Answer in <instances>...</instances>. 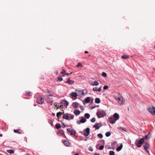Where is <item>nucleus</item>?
Masks as SVG:
<instances>
[{
	"label": "nucleus",
	"mask_w": 155,
	"mask_h": 155,
	"mask_svg": "<svg viewBox=\"0 0 155 155\" xmlns=\"http://www.w3.org/2000/svg\"><path fill=\"white\" fill-rule=\"evenodd\" d=\"M83 66V65L81 64L80 62L78 63V64L77 65V67H82Z\"/></svg>",
	"instance_id": "nucleus-34"
},
{
	"label": "nucleus",
	"mask_w": 155,
	"mask_h": 155,
	"mask_svg": "<svg viewBox=\"0 0 155 155\" xmlns=\"http://www.w3.org/2000/svg\"><path fill=\"white\" fill-rule=\"evenodd\" d=\"M122 58L124 59H127L129 58V57L127 55H124L122 56Z\"/></svg>",
	"instance_id": "nucleus-31"
},
{
	"label": "nucleus",
	"mask_w": 155,
	"mask_h": 155,
	"mask_svg": "<svg viewBox=\"0 0 155 155\" xmlns=\"http://www.w3.org/2000/svg\"><path fill=\"white\" fill-rule=\"evenodd\" d=\"M25 155H29L28 153H27Z\"/></svg>",
	"instance_id": "nucleus-64"
},
{
	"label": "nucleus",
	"mask_w": 155,
	"mask_h": 155,
	"mask_svg": "<svg viewBox=\"0 0 155 155\" xmlns=\"http://www.w3.org/2000/svg\"><path fill=\"white\" fill-rule=\"evenodd\" d=\"M88 53V51H86L85 52V54H87V53Z\"/></svg>",
	"instance_id": "nucleus-60"
},
{
	"label": "nucleus",
	"mask_w": 155,
	"mask_h": 155,
	"mask_svg": "<svg viewBox=\"0 0 155 155\" xmlns=\"http://www.w3.org/2000/svg\"><path fill=\"white\" fill-rule=\"evenodd\" d=\"M62 125L64 126V127H65L66 126L65 124L63 122L62 123Z\"/></svg>",
	"instance_id": "nucleus-56"
},
{
	"label": "nucleus",
	"mask_w": 155,
	"mask_h": 155,
	"mask_svg": "<svg viewBox=\"0 0 155 155\" xmlns=\"http://www.w3.org/2000/svg\"><path fill=\"white\" fill-rule=\"evenodd\" d=\"M96 114L97 117L100 118L106 116L107 113L106 110H98Z\"/></svg>",
	"instance_id": "nucleus-2"
},
{
	"label": "nucleus",
	"mask_w": 155,
	"mask_h": 155,
	"mask_svg": "<svg viewBox=\"0 0 155 155\" xmlns=\"http://www.w3.org/2000/svg\"><path fill=\"white\" fill-rule=\"evenodd\" d=\"M61 73L62 74H64L65 73V71L64 70H62V71L61 72Z\"/></svg>",
	"instance_id": "nucleus-48"
},
{
	"label": "nucleus",
	"mask_w": 155,
	"mask_h": 155,
	"mask_svg": "<svg viewBox=\"0 0 155 155\" xmlns=\"http://www.w3.org/2000/svg\"><path fill=\"white\" fill-rule=\"evenodd\" d=\"M102 76H103L104 77H107V74L104 72H103L102 73Z\"/></svg>",
	"instance_id": "nucleus-35"
},
{
	"label": "nucleus",
	"mask_w": 155,
	"mask_h": 155,
	"mask_svg": "<svg viewBox=\"0 0 155 155\" xmlns=\"http://www.w3.org/2000/svg\"><path fill=\"white\" fill-rule=\"evenodd\" d=\"M55 127L57 129H59L61 127V124H57L55 125Z\"/></svg>",
	"instance_id": "nucleus-28"
},
{
	"label": "nucleus",
	"mask_w": 155,
	"mask_h": 155,
	"mask_svg": "<svg viewBox=\"0 0 155 155\" xmlns=\"http://www.w3.org/2000/svg\"><path fill=\"white\" fill-rule=\"evenodd\" d=\"M62 114V113L61 112H59L57 113V116L58 118H59V117L61 116Z\"/></svg>",
	"instance_id": "nucleus-33"
},
{
	"label": "nucleus",
	"mask_w": 155,
	"mask_h": 155,
	"mask_svg": "<svg viewBox=\"0 0 155 155\" xmlns=\"http://www.w3.org/2000/svg\"><path fill=\"white\" fill-rule=\"evenodd\" d=\"M20 130L19 129L14 130V131L15 133H18V131Z\"/></svg>",
	"instance_id": "nucleus-50"
},
{
	"label": "nucleus",
	"mask_w": 155,
	"mask_h": 155,
	"mask_svg": "<svg viewBox=\"0 0 155 155\" xmlns=\"http://www.w3.org/2000/svg\"><path fill=\"white\" fill-rule=\"evenodd\" d=\"M76 91L77 92H81L82 94V96H84L87 93V91L86 90H84L82 91H79L76 90Z\"/></svg>",
	"instance_id": "nucleus-9"
},
{
	"label": "nucleus",
	"mask_w": 155,
	"mask_h": 155,
	"mask_svg": "<svg viewBox=\"0 0 155 155\" xmlns=\"http://www.w3.org/2000/svg\"><path fill=\"white\" fill-rule=\"evenodd\" d=\"M78 94H79V95H82V94H81V92H79Z\"/></svg>",
	"instance_id": "nucleus-59"
},
{
	"label": "nucleus",
	"mask_w": 155,
	"mask_h": 155,
	"mask_svg": "<svg viewBox=\"0 0 155 155\" xmlns=\"http://www.w3.org/2000/svg\"><path fill=\"white\" fill-rule=\"evenodd\" d=\"M88 149L89 150L92 151L93 150L92 149V147H88Z\"/></svg>",
	"instance_id": "nucleus-52"
},
{
	"label": "nucleus",
	"mask_w": 155,
	"mask_h": 155,
	"mask_svg": "<svg viewBox=\"0 0 155 155\" xmlns=\"http://www.w3.org/2000/svg\"><path fill=\"white\" fill-rule=\"evenodd\" d=\"M7 152L10 153L12 154L14 152V151H13L12 150H7Z\"/></svg>",
	"instance_id": "nucleus-26"
},
{
	"label": "nucleus",
	"mask_w": 155,
	"mask_h": 155,
	"mask_svg": "<svg viewBox=\"0 0 155 155\" xmlns=\"http://www.w3.org/2000/svg\"><path fill=\"white\" fill-rule=\"evenodd\" d=\"M74 113L76 116H78L80 114V112L79 110L76 109L74 111Z\"/></svg>",
	"instance_id": "nucleus-18"
},
{
	"label": "nucleus",
	"mask_w": 155,
	"mask_h": 155,
	"mask_svg": "<svg viewBox=\"0 0 155 155\" xmlns=\"http://www.w3.org/2000/svg\"><path fill=\"white\" fill-rule=\"evenodd\" d=\"M111 135V133L110 132H107L105 134V135L107 137L110 136Z\"/></svg>",
	"instance_id": "nucleus-32"
},
{
	"label": "nucleus",
	"mask_w": 155,
	"mask_h": 155,
	"mask_svg": "<svg viewBox=\"0 0 155 155\" xmlns=\"http://www.w3.org/2000/svg\"><path fill=\"white\" fill-rule=\"evenodd\" d=\"M48 103H51V105H52V104L53 103V101H50V102H49Z\"/></svg>",
	"instance_id": "nucleus-55"
},
{
	"label": "nucleus",
	"mask_w": 155,
	"mask_h": 155,
	"mask_svg": "<svg viewBox=\"0 0 155 155\" xmlns=\"http://www.w3.org/2000/svg\"><path fill=\"white\" fill-rule=\"evenodd\" d=\"M65 74L67 76H68L70 74L68 73H65Z\"/></svg>",
	"instance_id": "nucleus-58"
},
{
	"label": "nucleus",
	"mask_w": 155,
	"mask_h": 155,
	"mask_svg": "<svg viewBox=\"0 0 155 155\" xmlns=\"http://www.w3.org/2000/svg\"><path fill=\"white\" fill-rule=\"evenodd\" d=\"M2 134H0V137H2Z\"/></svg>",
	"instance_id": "nucleus-63"
},
{
	"label": "nucleus",
	"mask_w": 155,
	"mask_h": 155,
	"mask_svg": "<svg viewBox=\"0 0 155 155\" xmlns=\"http://www.w3.org/2000/svg\"><path fill=\"white\" fill-rule=\"evenodd\" d=\"M86 120L85 119L83 118L81 120L80 122L82 123H84L86 122Z\"/></svg>",
	"instance_id": "nucleus-29"
},
{
	"label": "nucleus",
	"mask_w": 155,
	"mask_h": 155,
	"mask_svg": "<svg viewBox=\"0 0 155 155\" xmlns=\"http://www.w3.org/2000/svg\"><path fill=\"white\" fill-rule=\"evenodd\" d=\"M67 82L70 84H72L74 83V81L71 80L70 78H68L67 80Z\"/></svg>",
	"instance_id": "nucleus-19"
},
{
	"label": "nucleus",
	"mask_w": 155,
	"mask_h": 155,
	"mask_svg": "<svg viewBox=\"0 0 155 155\" xmlns=\"http://www.w3.org/2000/svg\"><path fill=\"white\" fill-rule=\"evenodd\" d=\"M58 135L60 136H63L64 135V131L63 130H60L58 131V132L57 133Z\"/></svg>",
	"instance_id": "nucleus-13"
},
{
	"label": "nucleus",
	"mask_w": 155,
	"mask_h": 155,
	"mask_svg": "<svg viewBox=\"0 0 155 155\" xmlns=\"http://www.w3.org/2000/svg\"><path fill=\"white\" fill-rule=\"evenodd\" d=\"M49 123L51 124V125L52 126H53V122L51 120H49L48 121Z\"/></svg>",
	"instance_id": "nucleus-39"
},
{
	"label": "nucleus",
	"mask_w": 155,
	"mask_h": 155,
	"mask_svg": "<svg viewBox=\"0 0 155 155\" xmlns=\"http://www.w3.org/2000/svg\"><path fill=\"white\" fill-rule=\"evenodd\" d=\"M69 116L67 114H64L63 116V118L66 120L68 119Z\"/></svg>",
	"instance_id": "nucleus-25"
},
{
	"label": "nucleus",
	"mask_w": 155,
	"mask_h": 155,
	"mask_svg": "<svg viewBox=\"0 0 155 155\" xmlns=\"http://www.w3.org/2000/svg\"><path fill=\"white\" fill-rule=\"evenodd\" d=\"M71 96H72L71 98L75 100L76 99L78 94L77 93L73 92L71 93Z\"/></svg>",
	"instance_id": "nucleus-11"
},
{
	"label": "nucleus",
	"mask_w": 155,
	"mask_h": 155,
	"mask_svg": "<svg viewBox=\"0 0 155 155\" xmlns=\"http://www.w3.org/2000/svg\"><path fill=\"white\" fill-rule=\"evenodd\" d=\"M64 144L66 146H68L70 145V142L68 140H64L63 142Z\"/></svg>",
	"instance_id": "nucleus-20"
},
{
	"label": "nucleus",
	"mask_w": 155,
	"mask_h": 155,
	"mask_svg": "<svg viewBox=\"0 0 155 155\" xmlns=\"http://www.w3.org/2000/svg\"><path fill=\"white\" fill-rule=\"evenodd\" d=\"M90 97H86L85 100V102L87 103H89L90 102Z\"/></svg>",
	"instance_id": "nucleus-22"
},
{
	"label": "nucleus",
	"mask_w": 155,
	"mask_h": 155,
	"mask_svg": "<svg viewBox=\"0 0 155 155\" xmlns=\"http://www.w3.org/2000/svg\"><path fill=\"white\" fill-rule=\"evenodd\" d=\"M110 155H114L115 153L114 151H110L109 152Z\"/></svg>",
	"instance_id": "nucleus-36"
},
{
	"label": "nucleus",
	"mask_w": 155,
	"mask_h": 155,
	"mask_svg": "<svg viewBox=\"0 0 155 155\" xmlns=\"http://www.w3.org/2000/svg\"><path fill=\"white\" fill-rule=\"evenodd\" d=\"M77 123L78 124H80L81 123V122H80V120H78L77 121Z\"/></svg>",
	"instance_id": "nucleus-53"
},
{
	"label": "nucleus",
	"mask_w": 155,
	"mask_h": 155,
	"mask_svg": "<svg viewBox=\"0 0 155 155\" xmlns=\"http://www.w3.org/2000/svg\"><path fill=\"white\" fill-rule=\"evenodd\" d=\"M143 141L144 139L143 138H141L138 141H136L135 142V144L138 147H140L142 146Z\"/></svg>",
	"instance_id": "nucleus-4"
},
{
	"label": "nucleus",
	"mask_w": 155,
	"mask_h": 155,
	"mask_svg": "<svg viewBox=\"0 0 155 155\" xmlns=\"http://www.w3.org/2000/svg\"><path fill=\"white\" fill-rule=\"evenodd\" d=\"M49 96H52V94H51L49 95H46L45 96V100L48 103H49V102H50V101H51V99L49 97Z\"/></svg>",
	"instance_id": "nucleus-15"
},
{
	"label": "nucleus",
	"mask_w": 155,
	"mask_h": 155,
	"mask_svg": "<svg viewBox=\"0 0 155 155\" xmlns=\"http://www.w3.org/2000/svg\"><path fill=\"white\" fill-rule=\"evenodd\" d=\"M54 105L55 107H57L58 108L59 107V106L58 105V103L56 102H55L54 103Z\"/></svg>",
	"instance_id": "nucleus-45"
},
{
	"label": "nucleus",
	"mask_w": 155,
	"mask_h": 155,
	"mask_svg": "<svg viewBox=\"0 0 155 155\" xmlns=\"http://www.w3.org/2000/svg\"><path fill=\"white\" fill-rule=\"evenodd\" d=\"M52 115L53 116H54L55 115V114L54 113H52Z\"/></svg>",
	"instance_id": "nucleus-61"
},
{
	"label": "nucleus",
	"mask_w": 155,
	"mask_h": 155,
	"mask_svg": "<svg viewBox=\"0 0 155 155\" xmlns=\"http://www.w3.org/2000/svg\"><path fill=\"white\" fill-rule=\"evenodd\" d=\"M74 155H80L78 153H77L75 154Z\"/></svg>",
	"instance_id": "nucleus-62"
},
{
	"label": "nucleus",
	"mask_w": 155,
	"mask_h": 155,
	"mask_svg": "<svg viewBox=\"0 0 155 155\" xmlns=\"http://www.w3.org/2000/svg\"><path fill=\"white\" fill-rule=\"evenodd\" d=\"M149 146V144L147 143H145L144 144V145H143V147H144V148L145 150L147 152H148V148Z\"/></svg>",
	"instance_id": "nucleus-14"
},
{
	"label": "nucleus",
	"mask_w": 155,
	"mask_h": 155,
	"mask_svg": "<svg viewBox=\"0 0 155 155\" xmlns=\"http://www.w3.org/2000/svg\"><path fill=\"white\" fill-rule=\"evenodd\" d=\"M91 85L93 86H98L99 85V83L97 81H94L93 82V84Z\"/></svg>",
	"instance_id": "nucleus-24"
},
{
	"label": "nucleus",
	"mask_w": 155,
	"mask_h": 155,
	"mask_svg": "<svg viewBox=\"0 0 155 155\" xmlns=\"http://www.w3.org/2000/svg\"><path fill=\"white\" fill-rule=\"evenodd\" d=\"M116 142L114 141V142L112 143L111 144H112V145H114L116 144Z\"/></svg>",
	"instance_id": "nucleus-54"
},
{
	"label": "nucleus",
	"mask_w": 155,
	"mask_h": 155,
	"mask_svg": "<svg viewBox=\"0 0 155 155\" xmlns=\"http://www.w3.org/2000/svg\"><path fill=\"white\" fill-rule=\"evenodd\" d=\"M44 99L40 97H38L37 99V102L39 104H42L44 103Z\"/></svg>",
	"instance_id": "nucleus-7"
},
{
	"label": "nucleus",
	"mask_w": 155,
	"mask_h": 155,
	"mask_svg": "<svg viewBox=\"0 0 155 155\" xmlns=\"http://www.w3.org/2000/svg\"><path fill=\"white\" fill-rule=\"evenodd\" d=\"M26 95L28 96H30L31 95L32 93L31 92H26Z\"/></svg>",
	"instance_id": "nucleus-37"
},
{
	"label": "nucleus",
	"mask_w": 155,
	"mask_h": 155,
	"mask_svg": "<svg viewBox=\"0 0 155 155\" xmlns=\"http://www.w3.org/2000/svg\"><path fill=\"white\" fill-rule=\"evenodd\" d=\"M113 118L115 119L114 120H117L119 118V114L117 113H115L113 115Z\"/></svg>",
	"instance_id": "nucleus-12"
},
{
	"label": "nucleus",
	"mask_w": 155,
	"mask_h": 155,
	"mask_svg": "<svg viewBox=\"0 0 155 155\" xmlns=\"http://www.w3.org/2000/svg\"><path fill=\"white\" fill-rule=\"evenodd\" d=\"M108 88V87L107 86V85H105L104 86V87H103V89H104V90H106Z\"/></svg>",
	"instance_id": "nucleus-47"
},
{
	"label": "nucleus",
	"mask_w": 155,
	"mask_h": 155,
	"mask_svg": "<svg viewBox=\"0 0 155 155\" xmlns=\"http://www.w3.org/2000/svg\"><path fill=\"white\" fill-rule=\"evenodd\" d=\"M67 130L68 132L71 133V135L74 136L75 135L76 132L75 130L70 128H67Z\"/></svg>",
	"instance_id": "nucleus-8"
},
{
	"label": "nucleus",
	"mask_w": 155,
	"mask_h": 155,
	"mask_svg": "<svg viewBox=\"0 0 155 155\" xmlns=\"http://www.w3.org/2000/svg\"><path fill=\"white\" fill-rule=\"evenodd\" d=\"M102 126L101 123H98L96 124L95 125L93 126V127L97 129H98L100 127Z\"/></svg>",
	"instance_id": "nucleus-10"
},
{
	"label": "nucleus",
	"mask_w": 155,
	"mask_h": 155,
	"mask_svg": "<svg viewBox=\"0 0 155 155\" xmlns=\"http://www.w3.org/2000/svg\"><path fill=\"white\" fill-rule=\"evenodd\" d=\"M61 105H60V108H63L62 107L63 106H64L66 107L68 106V102L67 101L64 100L61 101Z\"/></svg>",
	"instance_id": "nucleus-6"
},
{
	"label": "nucleus",
	"mask_w": 155,
	"mask_h": 155,
	"mask_svg": "<svg viewBox=\"0 0 155 155\" xmlns=\"http://www.w3.org/2000/svg\"><path fill=\"white\" fill-rule=\"evenodd\" d=\"M63 80V78L62 77H60L58 78V81H61Z\"/></svg>",
	"instance_id": "nucleus-43"
},
{
	"label": "nucleus",
	"mask_w": 155,
	"mask_h": 155,
	"mask_svg": "<svg viewBox=\"0 0 155 155\" xmlns=\"http://www.w3.org/2000/svg\"><path fill=\"white\" fill-rule=\"evenodd\" d=\"M114 98L120 105L123 104L125 102V100L123 96L119 93L114 95Z\"/></svg>",
	"instance_id": "nucleus-1"
},
{
	"label": "nucleus",
	"mask_w": 155,
	"mask_h": 155,
	"mask_svg": "<svg viewBox=\"0 0 155 155\" xmlns=\"http://www.w3.org/2000/svg\"><path fill=\"white\" fill-rule=\"evenodd\" d=\"M94 155H100V154L99 153H94Z\"/></svg>",
	"instance_id": "nucleus-57"
},
{
	"label": "nucleus",
	"mask_w": 155,
	"mask_h": 155,
	"mask_svg": "<svg viewBox=\"0 0 155 155\" xmlns=\"http://www.w3.org/2000/svg\"><path fill=\"white\" fill-rule=\"evenodd\" d=\"M150 134L149 133L144 138L145 139H148L150 137Z\"/></svg>",
	"instance_id": "nucleus-21"
},
{
	"label": "nucleus",
	"mask_w": 155,
	"mask_h": 155,
	"mask_svg": "<svg viewBox=\"0 0 155 155\" xmlns=\"http://www.w3.org/2000/svg\"><path fill=\"white\" fill-rule=\"evenodd\" d=\"M101 101L99 98H97L95 99V102L97 104H99L100 103Z\"/></svg>",
	"instance_id": "nucleus-23"
},
{
	"label": "nucleus",
	"mask_w": 155,
	"mask_h": 155,
	"mask_svg": "<svg viewBox=\"0 0 155 155\" xmlns=\"http://www.w3.org/2000/svg\"><path fill=\"white\" fill-rule=\"evenodd\" d=\"M148 111L152 114L155 115V107L151 106L148 108Z\"/></svg>",
	"instance_id": "nucleus-3"
},
{
	"label": "nucleus",
	"mask_w": 155,
	"mask_h": 155,
	"mask_svg": "<svg viewBox=\"0 0 155 155\" xmlns=\"http://www.w3.org/2000/svg\"><path fill=\"white\" fill-rule=\"evenodd\" d=\"M97 136L100 137V138H102L103 136V135L101 134H99L97 135Z\"/></svg>",
	"instance_id": "nucleus-38"
},
{
	"label": "nucleus",
	"mask_w": 155,
	"mask_h": 155,
	"mask_svg": "<svg viewBox=\"0 0 155 155\" xmlns=\"http://www.w3.org/2000/svg\"><path fill=\"white\" fill-rule=\"evenodd\" d=\"M85 131V132L86 133H82V132H81L80 133H82V134L84 135V136L87 137V138L89 137H88L90 134V129L89 128H87L86 129H84V131Z\"/></svg>",
	"instance_id": "nucleus-5"
},
{
	"label": "nucleus",
	"mask_w": 155,
	"mask_h": 155,
	"mask_svg": "<svg viewBox=\"0 0 155 155\" xmlns=\"http://www.w3.org/2000/svg\"><path fill=\"white\" fill-rule=\"evenodd\" d=\"M123 144L122 143L120 144V146L118 147L116 149V150L117 151H120L123 147Z\"/></svg>",
	"instance_id": "nucleus-17"
},
{
	"label": "nucleus",
	"mask_w": 155,
	"mask_h": 155,
	"mask_svg": "<svg viewBox=\"0 0 155 155\" xmlns=\"http://www.w3.org/2000/svg\"><path fill=\"white\" fill-rule=\"evenodd\" d=\"M74 116L73 115H71L69 117L70 118V119H73L74 118Z\"/></svg>",
	"instance_id": "nucleus-44"
},
{
	"label": "nucleus",
	"mask_w": 155,
	"mask_h": 155,
	"mask_svg": "<svg viewBox=\"0 0 155 155\" xmlns=\"http://www.w3.org/2000/svg\"><path fill=\"white\" fill-rule=\"evenodd\" d=\"M84 117L87 119H89L90 117V115L88 113H86L84 114Z\"/></svg>",
	"instance_id": "nucleus-27"
},
{
	"label": "nucleus",
	"mask_w": 155,
	"mask_h": 155,
	"mask_svg": "<svg viewBox=\"0 0 155 155\" xmlns=\"http://www.w3.org/2000/svg\"><path fill=\"white\" fill-rule=\"evenodd\" d=\"M104 147V145H101L99 147V149L101 150H102L103 149Z\"/></svg>",
	"instance_id": "nucleus-41"
},
{
	"label": "nucleus",
	"mask_w": 155,
	"mask_h": 155,
	"mask_svg": "<svg viewBox=\"0 0 155 155\" xmlns=\"http://www.w3.org/2000/svg\"><path fill=\"white\" fill-rule=\"evenodd\" d=\"M102 86H101L99 88H98L97 89V91H98V92H100L101 91V87H102Z\"/></svg>",
	"instance_id": "nucleus-46"
},
{
	"label": "nucleus",
	"mask_w": 155,
	"mask_h": 155,
	"mask_svg": "<svg viewBox=\"0 0 155 155\" xmlns=\"http://www.w3.org/2000/svg\"><path fill=\"white\" fill-rule=\"evenodd\" d=\"M121 129L124 131H125L126 132H127V131L126 130V129L124 128V127H121Z\"/></svg>",
	"instance_id": "nucleus-49"
},
{
	"label": "nucleus",
	"mask_w": 155,
	"mask_h": 155,
	"mask_svg": "<svg viewBox=\"0 0 155 155\" xmlns=\"http://www.w3.org/2000/svg\"><path fill=\"white\" fill-rule=\"evenodd\" d=\"M80 108H81V110H84V107L83 106H80Z\"/></svg>",
	"instance_id": "nucleus-51"
},
{
	"label": "nucleus",
	"mask_w": 155,
	"mask_h": 155,
	"mask_svg": "<svg viewBox=\"0 0 155 155\" xmlns=\"http://www.w3.org/2000/svg\"><path fill=\"white\" fill-rule=\"evenodd\" d=\"M72 106L75 108H77L79 105V103L77 102H75L72 104Z\"/></svg>",
	"instance_id": "nucleus-16"
},
{
	"label": "nucleus",
	"mask_w": 155,
	"mask_h": 155,
	"mask_svg": "<svg viewBox=\"0 0 155 155\" xmlns=\"http://www.w3.org/2000/svg\"><path fill=\"white\" fill-rule=\"evenodd\" d=\"M93 91H97V87H94L93 89Z\"/></svg>",
	"instance_id": "nucleus-40"
},
{
	"label": "nucleus",
	"mask_w": 155,
	"mask_h": 155,
	"mask_svg": "<svg viewBox=\"0 0 155 155\" xmlns=\"http://www.w3.org/2000/svg\"><path fill=\"white\" fill-rule=\"evenodd\" d=\"M116 121L117 120H115L114 119H113L112 120H110L109 122L110 123H111L112 124H114Z\"/></svg>",
	"instance_id": "nucleus-30"
},
{
	"label": "nucleus",
	"mask_w": 155,
	"mask_h": 155,
	"mask_svg": "<svg viewBox=\"0 0 155 155\" xmlns=\"http://www.w3.org/2000/svg\"><path fill=\"white\" fill-rule=\"evenodd\" d=\"M96 121V119L95 117H93L92 119L91 120V121L92 122L94 123V122Z\"/></svg>",
	"instance_id": "nucleus-42"
}]
</instances>
